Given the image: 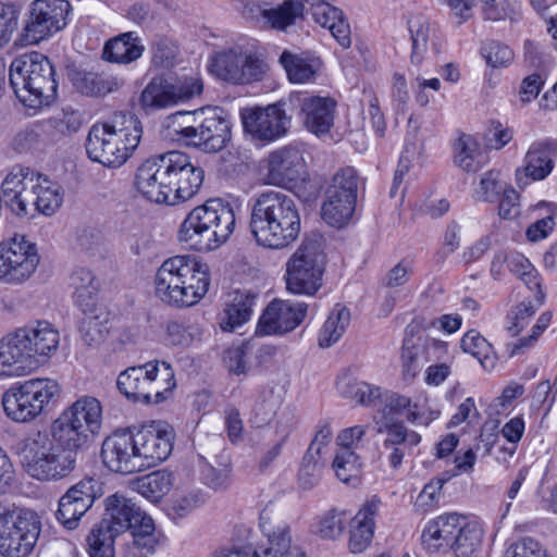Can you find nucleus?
<instances>
[{
  "label": "nucleus",
  "mask_w": 557,
  "mask_h": 557,
  "mask_svg": "<svg viewBox=\"0 0 557 557\" xmlns=\"http://www.w3.org/2000/svg\"><path fill=\"white\" fill-rule=\"evenodd\" d=\"M119 534L98 523L87 536L90 557H114V542Z\"/></svg>",
  "instance_id": "nucleus-51"
},
{
  "label": "nucleus",
  "mask_w": 557,
  "mask_h": 557,
  "mask_svg": "<svg viewBox=\"0 0 557 557\" xmlns=\"http://www.w3.org/2000/svg\"><path fill=\"white\" fill-rule=\"evenodd\" d=\"M10 83L18 100L33 109L48 106L57 97L54 69L40 52L34 51L15 58L10 65Z\"/></svg>",
  "instance_id": "nucleus-6"
},
{
  "label": "nucleus",
  "mask_w": 557,
  "mask_h": 557,
  "mask_svg": "<svg viewBox=\"0 0 557 557\" xmlns=\"http://www.w3.org/2000/svg\"><path fill=\"white\" fill-rule=\"evenodd\" d=\"M482 539L479 522L458 513L438 516L422 532V543L429 550L451 549L456 557H472Z\"/></svg>",
  "instance_id": "nucleus-7"
},
{
  "label": "nucleus",
  "mask_w": 557,
  "mask_h": 557,
  "mask_svg": "<svg viewBox=\"0 0 557 557\" xmlns=\"http://www.w3.org/2000/svg\"><path fill=\"white\" fill-rule=\"evenodd\" d=\"M30 343L22 326L9 332L0 339V367L10 375L27 372L36 362Z\"/></svg>",
  "instance_id": "nucleus-27"
},
{
  "label": "nucleus",
  "mask_w": 557,
  "mask_h": 557,
  "mask_svg": "<svg viewBox=\"0 0 557 557\" xmlns=\"http://www.w3.org/2000/svg\"><path fill=\"white\" fill-rule=\"evenodd\" d=\"M482 152L479 144L470 136L463 134L455 144V163L467 172H476L482 168Z\"/></svg>",
  "instance_id": "nucleus-49"
},
{
  "label": "nucleus",
  "mask_w": 557,
  "mask_h": 557,
  "mask_svg": "<svg viewBox=\"0 0 557 557\" xmlns=\"http://www.w3.org/2000/svg\"><path fill=\"white\" fill-rule=\"evenodd\" d=\"M265 163L268 170L267 180L273 185H282L297 180L305 168L301 150L292 145L270 152Z\"/></svg>",
  "instance_id": "nucleus-28"
},
{
  "label": "nucleus",
  "mask_w": 557,
  "mask_h": 557,
  "mask_svg": "<svg viewBox=\"0 0 557 557\" xmlns=\"http://www.w3.org/2000/svg\"><path fill=\"white\" fill-rule=\"evenodd\" d=\"M413 274L412 262L406 259L395 264L382 278V285L387 288H398L406 285Z\"/></svg>",
  "instance_id": "nucleus-64"
},
{
  "label": "nucleus",
  "mask_w": 557,
  "mask_h": 557,
  "mask_svg": "<svg viewBox=\"0 0 557 557\" xmlns=\"http://www.w3.org/2000/svg\"><path fill=\"white\" fill-rule=\"evenodd\" d=\"M71 81L78 92L96 98L116 92L124 85V81L117 76L88 71L73 72Z\"/></svg>",
  "instance_id": "nucleus-35"
},
{
  "label": "nucleus",
  "mask_w": 557,
  "mask_h": 557,
  "mask_svg": "<svg viewBox=\"0 0 557 557\" xmlns=\"http://www.w3.org/2000/svg\"><path fill=\"white\" fill-rule=\"evenodd\" d=\"M52 442L60 446L64 453L77 460V454L91 442L92 437L84 432L76 423L63 413L50 424L49 430L44 431Z\"/></svg>",
  "instance_id": "nucleus-32"
},
{
  "label": "nucleus",
  "mask_w": 557,
  "mask_h": 557,
  "mask_svg": "<svg viewBox=\"0 0 557 557\" xmlns=\"http://www.w3.org/2000/svg\"><path fill=\"white\" fill-rule=\"evenodd\" d=\"M508 187L499 180V172L488 171L481 178L476 197L481 201L494 202L498 200L502 193Z\"/></svg>",
  "instance_id": "nucleus-60"
},
{
  "label": "nucleus",
  "mask_w": 557,
  "mask_h": 557,
  "mask_svg": "<svg viewBox=\"0 0 557 557\" xmlns=\"http://www.w3.org/2000/svg\"><path fill=\"white\" fill-rule=\"evenodd\" d=\"M379 432L385 434L380 455L393 469H398L404 457L421 442L420 434L408 430L405 425H391L388 430H379Z\"/></svg>",
  "instance_id": "nucleus-29"
},
{
  "label": "nucleus",
  "mask_w": 557,
  "mask_h": 557,
  "mask_svg": "<svg viewBox=\"0 0 557 557\" xmlns=\"http://www.w3.org/2000/svg\"><path fill=\"white\" fill-rule=\"evenodd\" d=\"M71 286L74 288L75 305L83 311L89 312L96 305L98 283L91 271L78 269L71 275Z\"/></svg>",
  "instance_id": "nucleus-41"
},
{
  "label": "nucleus",
  "mask_w": 557,
  "mask_h": 557,
  "mask_svg": "<svg viewBox=\"0 0 557 557\" xmlns=\"http://www.w3.org/2000/svg\"><path fill=\"white\" fill-rule=\"evenodd\" d=\"M99 523L119 535L131 531L133 543L150 553L160 545L161 534L156 531L151 517L122 494L115 493L104 499V513Z\"/></svg>",
  "instance_id": "nucleus-8"
},
{
  "label": "nucleus",
  "mask_w": 557,
  "mask_h": 557,
  "mask_svg": "<svg viewBox=\"0 0 557 557\" xmlns=\"http://www.w3.org/2000/svg\"><path fill=\"white\" fill-rule=\"evenodd\" d=\"M418 406L412 405L410 399L400 395H392L385 403L381 411V420L379 430H388L391 425H404L397 419L407 411V420L414 423L419 420L420 414L417 411Z\"/></svg>",
  "instance_id": "nucleus-43"
},
{
  "label": "nucleus",
  "mask_w": 557,
  "mask_h": 557,
  "mask_svg": "<svg viewBox=\"0 0 557 557\" xmlns=\"http://www.w3.org/2000/svg\"><path fill=\"white\" fill-rule=\"evenodd\" d=\"M350 322V312L344 307H336L327 317L319 333V346L326 348L335 344L345 333Z\"/></svg>",
  "instance_id": "nucleus-47"
},
{
  "label": "nucleus",
  "mask_w": 557,
  "mask_h": 557,
  "mask_svg": "<svg viewBox=\"0 0 557 557\" xmlns=\"http://www.w3.org/2000/svg\"><path fill=\"white\" fill-rule=\"evenodd\" d=\"M23 458L26 472L38 481L61 480L76 467L73 457L41 431L26 438Z\"/></svg>",
  "instance_id": "nucleus-11"
},
{
  "label": "nucleus",
  "mask_w": 557,
  "mask_h": 557,
  "mask_svg": "<svg viewBox=\"0 0 557 557\" xmlns=\"http://www.w3.org/2000/svg\"><path fill=\"white\" fill-rule=\"evenodd\" d=\"M356 208V200L325 196L322 205V219L331 226L341 228L348 224Z\"/></svg>",
  "instance_id": "nucleus-46"
},
{
  "label": "nucleus",
  "mask_w": 557,
  "mask_h": 557,
  "mask_svg": "<svg viewBox=\"0 0 557 557\" xmlns=\"http://www.w3.org/2000/svg\"><path fill=\"white\" fill-rule=\"evenodd\" d=\"M324 463L321 458L307 454L302 458V463L298 472V481L302 488L310 490L318 485L321 480Z\"/></svg>",
  "instance_id": "nucleus-54"
},
{
  "label": "nucleus",
  "mask_w": 557,
  "mask_h": 557,
  "mask_svg": "<svg viewBox=\"0 0 557 557\" xmlns=\"http://www.w3.org/2000/svg\"><path fill=\"white\" fill-rule=\"evenodd\" d=\"M145 48L133 32L110 39L103 48V58L113 63L128 64L141 57Z\"/></svg>",
  "instance_id": "nucleus-39"
},
{
  "label": "nucleus",
  "mask_w": 557,
  "mask_h": 557,
  "mask_svg": "<svg viewBox=\"0 0 557 557\" xmlns=\"http://www.w3.org/2000/svg\"><path fill=\"white\" fill-rule=\"evenodd\" d=\"M72 10L67 0H35L21 34L23 45H36L62 30Z\"/></svg>",
  "instance_id": "nucleus-16"
},
{
  "label": "nucleus",
  "mask_w": 557,
  "mask_h": 557,
  "mask_svg": "<svg viewBox=\"0 0 557 557\" xmlns=\"http://www.w3.org/2000/svg\"><path fill=\"white\" fill-rule=\"evenodd\" d=\"M41 532L39 516L30 509L0 505V555L28 557Z\"/></svg>",
  "instance_id": "nucleus-12"
},
{
  "label": "nucleus",
  "mask_w": 557,
  "mask_h": 557,
  "mask_svg": "<svg viewBox=\"0 0 557 557\" xmlns=\"http://www.w3.org/2000/svg\"><path fill=\"white\" fill-rule=\"evenodd\" d=\"M96 498L97 482L94 479L81 480L60 497L54 512L55 520L69 531L76 530Z\"/></svg>",
  "instance_id": "nucleus-23"
},
{
  "label": "nucleus",
  "mask_w": 557,
  "mask_h": 557,
  "mask_svg": "<svg viewBox=\"0 0 557 557\" xmlns=\"http://www.w3.org/2000/svg\"><path fill=\"white\" fill-rule=\"evenodd\" d=\"M288 98L264 108L245 109L240 113L244 131L253 140L272 143L284 137L289 128L292 116L287 114Z\"/></svg>",
  "instance_id": "nucleus-18"
},
{
  "label": "nucleus",
  "mask_w": 557,
  "mask_h": 557,
  "mask_svg": "<svg viewBox=\"0 0 557 557\" xmlns=\"http://www.w3.org/2000/svg\"><path fill=\"white\" fill-rule=\"evenodd\" d=\"M135 451L143 462V471L166 460L173 448L174 432L166 423H152L132 433Z\"/></svg>",
  "instance_id": "nucleus-21"
},
{
  "label": "nucleus",
  "mask_w": 557,
  "mask_h": 557,
  "mask_svg": "<svg viewBox=\"0 0 557 557\" xmlns=\"http://www.w3.org/2000/svg\"><path fill=\"white\" fill-rule=\"evenodd\" d=\"M516 0H492L483 4V14L490 21L516 20L519 15Z\"/></svg>",
  "instance_id": "nucleus-61"
},
{
  "label": "nucleus",
  "mask_w": 557,
  "mask_h": 557,
  "mask_svg": "<svg viewBox=\"0 0 557 557\" xmlns=\"http://www.w3.org/2000/svg\"><path fill=\"white\" fill-rule=\"evenodd\" d=\"M339 389L346 398H349L360 405H371L380 397V388L356 380L349 381L345 385L339 386Z\"/></svg>",
  "instance_id": "nucleus-55"
},
{
  "label": "nucleus",
  "mask_w": 557,
  "mask_h": 557,
  "mask_svg": "<svg viewBox=\"0 0 557 557\" xmlns=\"http://www.w3.org/2000/svg\"><path fill=\"white\" fill-rule=\"evenodd\" d=\"M307 309L305 302L274 299L263 310L256 333L264 336L286 334L302 322Z\"/></svg>",
  "instance_id": "nucleus-25"
},
{
  "label": "nucleus",
  "mask_w": 557,
  "mask_h": 557,
  "mask_svg": "<svg viewBox=\"0 0 557 557\" xmlns=\"http://www.w3.org/2000/svg\"><path fill=\"white\" fill-rule=\"evenodd\" d=\"M143 136L141 122L131 113H115L109 122L95 124L86 139L90 160L108 168H120L133 154Z\"/></svg>",
  "instance_id": "nucleus-3"
},
{
  "label": "nucleus",
  "mask_w": 557,
  "mask_h": 557,
  "mask_svg": "<svg viewBox=\"0 0 557 557\" xmlns=\"http://www.w3.org/2000/svg\"><path fill=\"white\" fill-rule=\"evenodd\" d=\"M135 185L137 190L148 200L173 205L168 152L144 161L136 171Z\"/></svg>",
  "instance_id": "nucleus-20"
},
{
  "label": "nucleus",
  "mask_w": 557,
  "mask_h": 557,
  "mask_svg": "<svg viewBox=\"0 0 557 557\" xmlns=\"http://www.w3.org/2000/svg\"><path fill=\"white\" fill-rule=\"evenodd\" d=\"M256 299L257 295L249 290L230 293L221 318V327L233 331L246 323L251 318Z\"/></svg>",
  "instance_id": "nucleus-36"
},
{
  "label": "nucleus",
  "mask_w": 557,
  "mask_h": 557,
  "mask_svg": "<svg viewBox=\"0 0 557 557\" xmlns=\"http://www.w3.org/2000/svg\"><path fill=\"white\" fill-rule=\"evenodd\" d=\"M403 376L406 381L413 380L424 367V361L411 339L404 341L401 350Z\"/></svg>",
  "instance_id": "nucleus-58"
},
{
  "label": "nucleus",
  "mask_w": 557,
  "mask_h": 557,
  "mask_svg": "<svg viewBox=\"0 0 557 557\" xmlns=\"http://www.w3.org/2000/svg\"><path fill=\"white\" fill-rule=\"evenodd\" d=\"M193 115L194 125L182 127L176 133L187 145L200 148L206 152L222 150L231 139L230 121L215 109H201L194 112L177 111L174 116Z\"/></svg>",
  "instance_id": "nucleus-15"
},
{
  "label": "nucleus",
  "mask_w": 557,
  "mask_h": 557,
  "mask_svg": "<svg viewBox=\"0 0 557 557\" xmlns=\"http://www.w3.org/2000/svg\"><path fill=\"white\" fill-rule=\"evenodd\" d=\"M361 460L352 450H336L332 468L343 483L356 486L360 483Z\"/></svg>",
  "instance_id": "nucleus-48"
},
{
  "label": "nucleus",
  "mask_w": 557,
  "mask_h": 557,
  "mask_svg": "<svg viewBox=\"0 0 557 557\" xmlns=\"http://www.w3.org/2000/svg\"><path fill=\"white\" fill-rule=\"evenodd\" d=\"M20 11L11 3H0V50L12 39L18 26Z\"/></svg>",
  "instance_id": "nucleus-57"
},
{
  "label": "nucleus",
  "mask_w": 557,
  "mask_h": 557,
  "mask_svg": "<svg viewBox=\"0 0 557 557\" xmlns=\"http://www.w3.org/2000/svg\"><path fill=\"white\" fill-rule=\"evenodd\" d=\"M312 17L315 23L327 28L335 40L347 49L351 45L350 26L343 11L325 0L312 9Z\"/></svg>",
  "instance_id": "nucleus-37"
},
{
  "label": "nucleus",
  "mask_w": 557,
  "mask_h": 557,
  "mask_svg": "<svg viewBox=\"0 0 557 557\" xmlns=\"http://www.w3.org/2000/svg\"><path fill=\"white\" fill-rule=\"evenodd\" d=\"M557 139L542 138L533 141L524 156L525 175L533 181L546 178L555 166Z\"/></svg>",
  "instance_id": "nucleus-33"
},
{
  "label": "nucleus",
  "mask_w": 557,
  "mask_h": 557,
  "mask_svg": "<svg viewBox=\"0 0 557 557\" xmlns=\"http://www.w3.org/2000/svg\"><path fill=\"white\" fill-rule=\"evenodd\" d=\"M103 465L111 471L121 474H132L143 471V462L135 451L131 432H114L108 436L101 446Z\"/></svg>",
  "instance_id": "nucleus-26"
},
{
  "label": "nucleus",
  "mask_w": 557,
  "mask_h": 557,
  "mask_svg": "<svg viewBox=\"0 0 557 557\" xmlns=\"http://www.w3.org/2000/svg\"><path fill=\"white\" fill-rule=\"evenodd\" d=\"M537 307L531 300H523L512 307L507 315V331L518 336L535 314Z\"/></svg>",
  "instance_id": "nucleus-52"
},
{
  "label": "nucleus",
  "mask_w": 557,
  "mask_h": 557,
  "mask_svg": "<svg viewBox=\"0 0 557 557\" xmlns=\"http://www.w3.org/2000/svg\"><path fill=\"white\" fill-rule=\"evenodd\" d=\"M210 69L224 82L248 85L262 81L269 65L256 42H245L218 52L212 58Z\"/></svg>",
  "instance_id": "nucleus-10"
},
{
  "label": "nucleus",
  "mask_w": 557,
  "mask_h": 557,
  "mask_svg": "<svg viewBox=\"0 0 557 557\" xmlns=\"http://www.w3.org/2000/svg\"><path fill=\"white\" fill-rule=\"evenodd\" d=\"M117 388L127 398L144 404H159L175 388L174 370L166 361L147 362L120 373Z\"/></svg>",
  "instance_id": "nucleus-9"
},
{
  "label": "nucleus",
  "mask_w": 557,
  "mask_h": 557,
  "mask_svg": "<svg viewBox=\"0 0 557 557\" xmlns=\"http://www.w3.org/2000/svg\"><path fill=\"white\" fill-rule=\"evenodd\" d=\"M173 484V473L162 469L138 478L134 481L133 487L145 498L152 503H158L169 494Z\"/></svg>",
  "instance_id": "nucleus-40"
},
{
  "label": "nucleus",
  "mask_w": 557,
  "mask_h": 557,
  "mask_svg": "<svg viewBox=\"0 0 557 557\" xmlns=\"http://www.w3.org/2000/svg\"><path fill=\"white\" fill-rule=\"evenodd\" d=\"M59 394V385L49 379H36L11 386L2 396L3 410L14 422H29Z\"/></svg>",
  "instance_id": "nucleus-14"
},
{
  "label": "nucleus",
  "mask_w": 557,
  "mask_h": 557,
  "mask_svg": "<svg viewBox=\"0 0 557 557\" xmlns=\"http://www.w3.org/2000/svg\"><path fill=\"white\" fill-rule=\"evenodd\" d=\"M209 286L208 265L187 255L168 258L154 276L156 296L163 304L176 309L190 308L200 302Z\"/></svg>",
  "instance_id": "nucleus-2"
},
{
  "label": "nucleus",
  "mask_w": 557,
  "mask_h": 557,
  "mask_svg": "<svg viewBox=\"0 0 557 557\" xmlns=\"http://www.w3.org/2000/svg\"><path fill=\"white\" fill-rule=\"evenodd\" d=\"M61 413L76 423L92 438L101 431L102 406L96 397L81 396Z\"/></svg>",
  "instance_id": "nucleus-34"
},
{
  "label": "nucleus",
  "mask_w": 557,
  "mask_h": 557,
  "mask_svg": "<svg viewBox=\"0 0 557 557\" xmlns=\"http://www.w3.org/2000/svg\"><path fill=\"white\" fill-rule=\"evenodd\" d=\"M461 349L475 357L484 368H487L492 345L474 330L468 331L460 341Z\"/></svg>",
  "instance_id": "nucleus-53"
},
{
  "label": "nucleus",
  "mask_w": 557,
  "mask_h": 557,
  "mask_svg": "<svg viewBox=\"0 0 557 557\" xmlns=\"http://www.w3.org/2000/svg\"><path fill=\"white\" fill-rule=\"evenodd\" d=\"M4 201L17 216L52 215L63 202L61 187L28 168H14L2 182Z\"/></svg>",
  "instance_id": "nucleus-4"
},
{
  "label": "nucleus",
  "mask_w": 557,
  "mask_h": 557,
  "mask_svg": "<svg viewBox=\"0 0 557 557\" xmlns=\"http://www.w3.org/2000/svg\"><path fill=\"white\" fill-rule=\"evenodd\" d=\"M326 256L317 240H305L286 263V288L295 295H314L323 284Z\"/></svg>",
  "instance_id": "nucleus-13"
},
{
  "label": "nucleus",
  "mask_w": 557,
  "mask_h": 557,
  "mask_svg": "<svg viewBox=\"0 0 557 557\" xmlns=\"http://www.w3.org/2000/svg\"><path fill=\"white\" fill-rule=\"evenodd\" d=\"M304 15V3L285 0L273 9H267L264 24L275 30H286Z\"/></svg>",
  "instance_id": "nucleus-44"
},
{
  "label": "nucleus",
  "mask_w": 557,
  "mask_h": 557,
  "mask_svg": "<svg viewBox=\"0 0 557 557\" xmlns=\"http://www.w3.org/2000/svg\"><path fill=\"white\" fill-rule=\"evenodd\" d=\"M301 218L289 195L268 190L258 195L251 209L250 228L259 246L284 249L297 240Z\"/></svg>",
  "instance_id": "nucleus-1"
},
{
  "label": "nucleus",
  "mask_w": 557,
  "mask_h": 557,
  "mask_svg": "<svg viewBox=\"0 0 557 557\" xmlns=\"http://www.w3.org/2000/svg\"><path fill=\"white\" fill-rule=\"evenodd\" d=\"M481 53L492 67L507 66L513 59L512 50L496 40L485 42L481 48Z\"/></svg>",
  "instance_id": "nucleus-59"
},
{
  "label": "nucleus",
  "mask_w": 557,
  "mask_h": 557,
  "mask_svg": "<svg viewBox=\"0 0 557 557\" xmlns=\"http://www.w3.org/2000/svg\"><path fill=\"white\" fill-rule=\"evenodd\" d=\"M39 256L36 245L24 235L14 234L0 243V281L22 284L36 271Z\"/></svg>",
  "instance_id": "nucleus-17"
},
{
  "label": "nucleus",
  "mask_w": 557,
  "mask_h": 557,
  "mask_svg": "<svg viewBox=\"0 0 557 557\" xmlns=\"http://www.w3.org/2000/svg\"><path fill=\"white\" fill-rule=\"evenodd\" d=\"M169 178L173 205L186 201L200 189L205 172L191 158L182 151H168Z\"/></svg>",
  "instance_id": "nucleus-22"
},
{
  "label": "nucleus",
  "mask_w": 557,
  "mask_h": 557,
  "mask_svg": "<svg viewBox=\"0 0 557 557\" xmlns=\"http://www.w3.org/2000/svg\"><path fill=\"white\" fill-rule=\"evenodd\" d=\"M382 502L372 496L351 519L348 548L351 553L363 552L371 543L374 533V517L381 508Z\"/></svg>",
  "instance_id": "nucleus-31"
},
{
  "label": "nucleus",
  "mask_w": 557,
  "mask_h": 557,
  "mask_svg": "<svg viewBox=\"0 0 557 557\" xmlns=\"http://www.w3.org/2000/svg\"><path fill=\"white\" fill-rule=\"evenodd\" d=\"M139 103L146 111L160 110L176 104L173 84L161 77L151 79L141 91Z\"/></svg>",
  "instance_id": "nucleus-42"
},
{
  "label": "nucleus",
  "mask_w": 557,
  "mask_h": 557,
  "mask_svg": "<svg viewBox=\"0 0 557 557\" xmlns=\"http://www.w3.org/2000/svg\"><path fill=\"white\" fill-rule=\"evenodd\" d=\"M336 102L330 97L310 96L307 92H293L288 97V109L298 110L304 126L315 135L330 132L334 123Z\"/></svg>",
  "instance_id": "nucleus-19"
},
{
  "label": "nucleus",
  "mask_w": 557,
  "mask_h": 557,
  "mask_svg": "<svg viewBox=\"0 0 557 557\" xmlns=\"http://www.w3.org/2000/svg\"><path fill=\"white\" fill-rule=\"evenodd\" d=\"M236 224L233 208L210 199L194 208L181 224L178 240L196 251H211L225 243Z\"/></svg>",
  "instance_id": "nucleus-5"
},
{
  "label": "nucleus",
  "mask_w": 557,
  "mask_h": 557,
  "mask_svg": "<svg viewBox=\"0 0 557 557\" xmlns=\"http://www.w3.org/2000/svg\"><path fill=\"white\" fill-rule=\"evenodd\" d=\"M280 63L284 67L290 82L304 84L312 81L317 74L318 66L313 60L302 55L283 51L280 57Z\"/></svg>",
  "instance_id": "nucleus-45"
},
{
  "label": "nucleus",
  "mask_w": 557,
  "mask_h": 557,
  "mask_svg": "<svg viewBox=\"0 0 557 557\" xmlns=\"http://www.w3.org/2000/svg\"><path fill=\"white\" fill-rule=\"evenodd\" d=\"M249 344L227 348L223 354V361L227 370L233 374H246L249 369L247 355Z\"/></svg>",
  "instance_id": "nucleus-63"
},
{
  "label": "nucleus",
  "mask_w": 557,
  "mask_h": 557,
  "mask_svg": "<svg viewBox=\"0 0 557 557\" xmlns=\"http://www.w3.org/2000/svg\"><path fill=\"white\" fill-rule=\"evenodd\" d=\"M504 557H552L544 545L531 536H524L510 544Z\"/></svg>",
  "instance_id": "nucleus-56"
},
{
  "label": "nucleus",
  "mask_w": 557,
  "mask_h": 557,
  "mask_svg": "<svg viewBox=\"0 0 557 557\" xmlns=\"http://www.w3.org/2000/svg\"><path fill=\"white\" fill-rule=\"evenodd\" d=\"M359 176L351 166L339 169L332 177L325 196L357 200Z\"/></svg>",
  "instance_id": "nucleus-50"
},
{
  "label": "nucleus",
  "mask_w": 557,
  "mask_h": 557,
  "mask_svg": "<svg viewBox=\"0 0 557 557\" xmlns=\"http://www.w3.org/2000/svg\"><path fill=\"white\" fill-rule=\"evenodd\" d=\"M109 333L108 321L99 320L98 315L86 317L82 325V337L84 342L89 345H99L102 343Z\"/></svg>",
  "instance_id": "nucleus-62"
},
{
  "label": "nucleus",
  "mask_w": 557,
  "mask_h": 557,
  "mask_svg": "<svg viewBox=\"0 0 557 557\" xmlns=\"http://www.w3.org/2000/svg\"><path fill=\"white\" fill-rule=\"evenodd\" d=\"M22 329L30 343L34 360L37 356L49 357L58 349L60 335L49 322L36 321L22 326Z\"/></svg>",
  "instance_id": "nucleus-38"
},
{
  "label": "nucleus",
  "mask_w": 557,
  "mask_h": 557,
  "mask_svg": "<svg viewBox=\"0 0 557 557\" xmlns=\"http://www.w3.org/2000/svg\"><path fill=\"white\" fill-rule=\"evenodd\" d=\"M259 527L268 541L261 550L252 549L253 557H302L305 554L293 544L290 525L280 516L263 510L259 518Z\"/></svg>",
  "instance_id": "nucleus-24"
},
{
  "label": "nucleus",
  "mask_w": 557,
  "mask_h": 557,
  "mask_svg": "<svg viewBox=\"0 0 557 557\" xmlns=\"http://www.w3.org/2000/svg\"><path fill=\"white\" fill-rule=\"evenodd\" d=\"M408 29L411 39L410 63L420 66L428 61L431 52L438 53L436 30L429 18L422 15L412 16L408 21Z\"/></svg>",
  "instance_id": "nucleus-30"
}]
</instances>
